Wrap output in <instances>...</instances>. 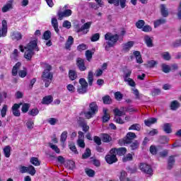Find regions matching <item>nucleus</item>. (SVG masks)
I'll return each instance as SVG.
<instances>
[{
  "label": "nucleus",
  "instance_id": "1",
  "mask_svg": "<svg viewBox=\"0 0 181 181\" xmlns=\"http://www.w3.org/2000/svg\"><path fill=\"white\" fill-rule=\"evenodd\" d=\"M105 40H106L105 49L108 52L110 47H114L118 40H119V35L117 34H112L111 33H107L105 35Z\"/></svg>",
  "mask_w": 181,
  "mask_h": 181
},
{
  "label": "nucleus",
  "instance_id": "2",
  "mask_svg": "<svg viewBox=\"0 0 181 181\" xmlns=\"http://www.w3.org/2000/svg\"><path fill=\"white\" fill-rule=\"evenodd\" d=\"M44 69L45 70L42 72V78L44 83H45V87H49L53 78V74L50 72L52 70V66L49 64H45Z\"/></svg>",
  "mask_w": 181,
  "mask_h": 181
},
{
  "label": "nucleus",
  "instance_id": "3",
  "mask_svg": "<svg viewBox=\"0 0 181 181\" xmlns=\"http://www.w3.org/2000/svg\"><path fill=\"white\" fill-rule=\"evenodd\" d=\"M91 25H93V22L91 21L86 23L81 28L80 25L75 24V32H76V33H80V32H82L83 35H87L88 32H90V28H91Z\"/></svg>",
  "mask_w": 181,
  "mask_h": 181
},
{
  "label": "nucleus",
  "instance_id": "4",
  "mask_svg": "<svg viewBox=\"0 0 181 181\" xmlns=\"http://www.w3.org/2000/svg\"><path fill=\"white\" fill-rule=\"evenodd\" d=\"M98 112V106L95 102H93L89 105V111L85 112L84 115L87 119L93 118V115H95Z\"/></svg>",
  "mask_w": 181,
  "mask_h": 181
},
{
  "label": "nucleus",
  "instance_id": "5",
  "mask_svg": "<svg viewBox=\"0 0 181 181\" xmlns=\"http://www.w3.org/2000/svg\"><path fill=\"white\" fill-rule=\"evenodd\" d=\"M110 154H107L105 156V160L109 165H112L117 162L118 159L117 158V150L115 148H112L110 151Z\"/></svg>",
  "mask_w": 181,
  "mask_h": 181
},
{
  "label": "nucleus",
  "instance_id": "6",
  "mask_svg": "<svg viewBox=\"0 0 181 181\" xmlns=\"http://www.w3.org/2000/svg\"><path fill=\"white\" fill-rule=\"evenodd\" d=\"M79 83L81 84V87L78 88V93L79 94H84V93H87V88L88 87L87 81H86L84 78H80Z\"/></svg>",
  "mask_w": 181,
  "mask_h": 181
},
{
  "label": "nucleus",
  "instance_id": "7",
  "mask_svg": "<svg viewBox=\"0 0 181 181\" xmlns=\"http://www.w3.org/2000/svg\"><path fill=\"white\" fill-rule=\"evenodd\" d=\"M24 49L30 50L31 52H33V50L39 52V47H37V42L36 40L30 42V43H28L27 46L24 47Z\"/></svg>",
  "mask_w": 181,
  "mask_h": 181
},
{
  "label": "nucleus",
  "instance_id": "8",
  "mask_svg": "<svg viewBox=\"0 0 181 181\" xmlns=\"http://www.w3.org/2000/svg\"><path fill=\"white\" fill-rule=\"evenodd\" d=\"M140 170L141 172H144V173H146L147 175H151L152 174V168L151 165L146 164V163H141L139 165Z\"/></svg>",
  "mask_w": 181,
  "mask_h": 181
},
{
  "label": "nucleus",
  "instance_id": "9",
  "mask_svg": "<svg viewBox=\"0 0 181 181\" xmlns=\"http://www.w3.org/2000/svg\"><path fill=\"white\" fill-rule=\"evenodd\" d=\"M6 33H8V23L4 20L2 21V28H0V37H5Z\"/></svg>",
  "mask_w": 181,
  "mask_h": 181
},
{
  "label": "nucleus",
  "instance_id": "10",
  "mask_svg": "<svg viewBox=\"0 0 181 181\" xmlns=\"http://www.w3.org/2000/svg\"><path fill=\"white\" fill-rule=\"evenodd\" d=\"M73 13V11L70 9H66L62 12H59L58 13V16L59 21H62L63 18H68V16H71V14Z\"/></svg>",
  "mask_w": 181,
  "mask_h": 181
},
{
  "label": "nucleus",
  "instance_id": "11",
  "mask_svg": "<svg viewBox=\"0 0 181 181\" xmlns=\"http://www.w3.org/2000/svg\"><path fill=\"white\" fill-rule=\"evenodd\" d=\"M136 138V134L134 132H129L127 134V139L124 140V144H131L134 139Z\"/></svg>",
  "mask_w": 181,
  "mask_h": 181
},
{
  "label": "nucleus",
  "instance_id": "12",
  "mask_svg": "<svg viewBox=\"0 0 181 181\" xmlns=\"http://www.w3.org/2000/svg\"><path fill=\"white\" fill-rule=\"evenodd\" d=\"M76 64H77L79 70H81V71H85V70L87 69V67H86V65L84 64V59H83L81 58H78V59L76 61Z\"/></svg>",
  "mask_w": 181,
  "mask_h": 181
},
{
  "label": "nucleus",
  "instance_id": "13",
  "mask_svg": "<svg viewBox=\"0 0 181 181\" xmlns=\"http://www.w3.org/2000/svg\"><path fill=\"white\" fill-rule=\"evenodd\" d=\"M12 40H21L22 39V33L18 31H13L10 35Z\"/></svg>",
  "mask_w": 181,
  "mask_h": 181
},
{
  "label": "nucleus",
  "instance_id": "14",
  "mask_svg": "<svg viewBox=\"0 0 181 181\" xmlns=\"http://www.w3.org/2000/svg\"><path fill=\"white\" fill-rule=\"evenodd\" d=\"M156 122H158V119L155 117H151L144 120V124L146 127H151V125H153Z\"/></svg>",
  "mask_w": 181,
  "mask_h": 181
},
{
  "label": "nucleus",
  "instance_id": "15",
  "mask_svg": "<svg viewBox=\"0 0 181 181\" xmlns=\"http://www.w3.org/2000/svg\"><path fill=\"white\" fill-rule=\"evenodd\" d=\"M162 128L165 134H172V124L165 123L162 126Z\"/></svg>",
  "mask_w": 181,
  "mask_h": 181
},
{
  "label": "nucleus",
  "instance_id": "16",
  "mask_svg": "<svg viewBox=\"0 0 181 181\" xmlns=\"http://www.w3.org/2000/svg\"><path fill=\"white\" fill-rule=\"evenodd\" d=\"M160 13L163 18H166L169 15V11H168V8H166V6L165 4H161L160 6Z\"/></svg>",
  "mask_w": 181,
  "mask_h": 181
},
{
  "label": "nucleus",
  "instance_id": "17",
  "mask_svg": "<svg viewBox=\"0 0 181 181\" xmlns=\"http://www.w3.org/2000/svg\"><path fill=\"white\" fill-rule=\"evenodd\" d=\"M73 43H74V38H73L72 36H69L67 41L65 44V48L67 50H70V48L71 47Z\"/></svg>",
  "mask_w": 181,
  "mask_h": 181
},
{
  "label": "nucleus",
  "instance_id": "18",
  "mask_svg": "<svg viewBox=\"0 0 181 181\" xmlns=\"http://www.w3.org/2000/svg\"><path fill=\"white\" fill-rule=\"evenodd\" d=\"M135 42L134 41H129L124 44H123V50L124 52H129L131 49V47L134 46Z\"/></svg>",
  "mask_w": 181,
  "mask_h": 181
},
{
  "label": "nucleus",
  "instance_id": "19",
  "mask_svg": "<svg viewBox=\"0 0 181 181\" xmlns=\"http://www.w3.org/2000/svg\"><path fill=\"white\" fill-rule=\"evenodd\" d=\"M35 54V52L25 49V52L24 53V57L26 59V60H32V57H33V55Z\"/></svg>",
  "mask_w": 181,
  "mask_h": 181
},
{
  "label": "nucleus",
  "instance_id": "20",
  "mask_svg": "<svg viewBox=\"0 0 181 181\" xmlns=\"http://www.w3.org/2000/svg\"><path fill=\"white\" fill-rule=\"evenodd\" d=\"M51 23L57 33H59L60 30L59 29V23L57 22V18H52L51 21Z\"/></svg>",
  "mask_w": 181,
  "mask_h": 181
},
{
  "label": "nucleus",
  "instance_id": "21",
  "mask_svg": "<svg viewBox=\"0 0 181 181\" xmlns=\"http://www.w3.org/2000/svg\"><path fill=\"white\" fill-rule=\"evenodd\" d=\"M170 110H172L173 111H176V110H177V108L180 107V103L177 100H173L170 103Z\"/></svg>",
  "mask_w": 181,
  "mask_h": 181
},
{
  "label": "nucleus",
  "instance_id": "22",
  "mask_svg": "<svg viewBox=\"0 0 181 181\" xmlns=\"http://www.w3.org/2000/svg\"><path fill=\"white\" fill-rule=\"evenodd\" d=\"M103 122H108L110 121V114H108V110L107 108H103Z\"/></svg>",
  "mask_w": 181,
  "mask_h": 181
},
{
  "label": "nucleus",
  "instance_id": "23",
  "mask_svg": "<svg viewBox=\"0 0 181 181\" xmlns=\"http://www.w3.org/2000/svg\"><path fill=\"white\" fill-rule=\"evenodd\" d=\"M133 54L136 57V63L141 64L144 63V61L142 60V56H141V52L139 51H135L133 52Z\"/></svg>",
  "mask_w": 181,
  "mask_h": 181
},
{
  "label": "nucleus",
  "instance_id": "24",
  "mask_svg": "<svg viewBox=\"0 0 181 181\" xmlns=\"http://www.w3.org/2000/svg\"><path fill=\"white\" fill-rule=\"evenodd\" d=\"M127 173L125 171H122L120 173V175L119 176V179L120 181H131V179L127 177Z\"/></svg>",
  "mask_w": 181,
  "mask_h": 181
},
{
  "label": "nucleus",
  "instance_id": "25",
  "mask_svg": "<svg viewBox=\"0 0 181 181\" xmlns=\"http://www.w3.org/2000/svg\"><path fill=\"white\" fill-rule=\"evenodd\" d=\"M21 66H22V64H21V62H18L17 64H16L12 69V76L18 75V71L19 70V69H21Z\"/></svg>",
  "mask_w": 181,
  "mask_h": 181
},
{
  "label": "nucleus",
  "instance_id": "26",
  "mask_svg": "<svg viewBox=\"0 0 181 181\" xmlns=\"http://www.w3.org/2000/svg\"><path fill=\"white\" fill-rule=\"evenodd\" d=\"M19 54H21V52H19V50L16 49L11 54L10 57L12 60H18V59H19Z\"/></svg>",
  "mask_w": 181,
  "mask_h": 181
},
{
  "label": "nucleus",
  "instance_id": "27",
  "mask_svg": "<svg viewBox=\"0 0 181 181\" xmlns=\"http://www.w3.org/2000/svg\"><path fill=\"white\" fill-rule=\"evenodd\" d=\"M175 165V156H171L168 158V169H172Z\"/></svg>",
  "mask_w": 181,
  "mask_h": 181
},
{
  "label": "nucleus",
  "instance_id": "28",
  "mask_svg": "<svg viewBox=\"0 0 181 181\" xmlns=\"http://www.w3.org/2000/svg\"><path fill=\"white\" fill-rule=\"evenodd\" d=\"M53 102V97L52 95H47L43 98L42 104L49 105Z\"/></svg>",
  "mask_w": 181,
  "mask_h": 181
},
{
  "label": "nucleus",
  "instance_id": "29",
  "mask_svg": "<svg viewBox=\"0 0 181 181\" xmlns=\"http://www.w3.org/2000/svg\"><path fill=\"white\" fill-rule=\"evenodd\" d=\"M132 73V71L129 69H126L124 70V75H123V78L124 80H128V78H129V77H131V74Z\"/></svg>",
  "mask_w": 181,
  "mask_h": 181
},
{
  "label": "nucleus",
  "instance_id": "30",
  "mask_svg": "<svg viewBox=\"0 0 181 181\" xmlns=\"http://www.w3.org/2000/svg\"><path fill=\"white\" fill-rule=\"evenodd\" d=\"M116 149V153L117 155H119V156H122L127 153V148L124 147H121L119 148H115Z\"/></svg>",
  "mask_w": 181,
  "mask_h": 181
},
{
  "label": "nucleus",
  "instance_id": "31",
  "mask_svg": "<svg viewBox=\"0 0 181 181\" xmlns=\"http://www.w3.org/2000/svg\"><path fill=\"white\" fill-rule=\"evenodd\" d=\"M3 152L4 154V156L6 158H9L11 156V147L10 146H6L3 149Z\"/></svg>",
  "mask_w": 181,
  "mask_h": 181
},
{
  "label": "nucleus",
  "instance_id": "32",
  "mask_svg": "<svg viewBox=\"0 0 181 181\" xmlns=\"http://www.w3.org/2000/svg\"><path fill=\"white\" fill-rule=\"evenodd\" d=\"M69 77L71 81H74V80H76L77 78V73L74 70H69Z\"/></svg>",
  "mask_w": 181,
  "mask_h": 181
},
{
  "label": "nucleus",
  "instance_id": "33",
  "mask_svg": "<svg viewBox=\"0 0 181 181\" xmlns=\"http://www.w3.org/2000/svg\"><path fill=\"white\" fill-rule=\"evenodd\" d=\"M144 40L148 47H152V46H153V44H152V38L149 37V35H146Z\"/></svg>",
  "mask_w": 181,
  "mask_h": 181
},
{
  "label": "nucleus",
  "instance_id": "34",
  "mask_svg": "<svg viewBox=\"0 0 181 181\" xmlns=\"http://www.w3.org/2000/svg\"><path fill=\"white\" fill-rule=\"evenodd\" d=\"M94 74L93 73V71H90L88 74V81L89 86H93V81H94V78H93Z\"/></svg>",
  "mask_w": 181,
  "mask_h": 181
},
{
  "label": "nucleus",
  "instance_id": "35",
  "mask_svg": "<svg viewBox=\"0 0 181 181\" xmlns=\"http://www.w3.org/2000/svg\"><path fill=\"white\" fill-rule=\"evenodd\" d=\"M26 127L28 129H33V127H35V121L32 119H29L26 122Z\"/></svg>",
  "mask_w": 181,
  "mask_h": 181
},
{
  "label": "nucleus",
  "instance_id": "36",
  "mask_svg": "<svg viewBox=\"0 0 181 181\" xmlns=\"http://www.w3.org/2000/svg\"><path fill=\"white\" fill-rule=\"evenodd\" d=\"M113 112L115 114V117H122V115H125V112L121 111L118 108L113 110Z\"/></svg>",
  "mask_w": 181,
  "mask_h": 181
},
{
  "label": "nucleus",
  "instance_id": "37",
  "mask_svg": "<svg viewBox=\"0 0 181 181\" xmlns=\"http://www.w3.org/2000/svg\"><path fill=\"white\" fill-rule=\"evenodd\" d=\"M80 127H81L83 132H88V129H90V127L87 125V123L86 122H81L79 123Z\"/></svg>",
  "mask_w": 181,
  "mask_h": 181
},
{
  "label": "nucleus",
  "instance_id": "38",
  "mask_svg": "<svg viewBox=\"0 0 181 181\" xmlns=\"http://www.w3.org/2000/svg\"><path fill=\"white\" fill-rule=\"evenodd\" d=\"M141 131V124H132L130 127H129V131Z\"/></svg>",
  "mask_w": 181,
  "mask_h": 181
},
{
  "label": "nucleus",
  "instance_id": "39",
  "mask_svg": "<svg viewBox=\"0 0 181 181\" xmlns=\"http://www.w3.org/2000/svg\"><path fill=\"white\" fill-rule=\"evenodd\" d=\"M135 25L137 29H142L144 26H145V21L139 20L137 22H136Z\"/></svg>",
  "mask_w": 181,
  "mask_h": 181
},
{
  "label": "nucleus",
  "instance_id": "40",
  "mask_svg": "<svg viewBox=\"0 0 181 181\" xmlns=\"http://www.w3.org/2000/svg\"><path fill=\"white\" fill-rule=\"evenodd\" d=\"M161 69H162V71H163V73H170V66L165 64H163L161 65Z\"/></svg>",
  "mask_w": 181,
  "mask_h": 181
},
{
  "label": "nucleus",
  "instance_id": "41",
  "mask_svg": "<svg viewBox=\"0 0 181 181\" xmlns=\"http://www.w3.org/2000/svg\"><path fill=\"white\" fill-rule=\"evenodd\" d=\"M161 57L163 59V60L166 61H169L170 59H172L170 54H169L168 52L161 53Z\"/></svg>",
  "mask_w": 181,
  "mask_h": 181
},
{
  "label": "nucleus",
  "instance_id": "42",
  "mask_svg": "<svg viewBox=\"0 0 181 181\" xmlns=\"http://www.w3.org/2000/svg\"><path fill=\"white\" fill-rule=\"evenodd\" d=\"M91 156V150L86 148L85 153L82 155V159H87Z\"/></svg>",
  "mask_w": 181,
  "mask_h": 181
},
{
  "label": "nucleus",
  "instance_id": "43",
  "mask_svg": "<svg viewBox=\"0 0 181 181\" xmlns=\"http://www.w3.org/2000/svg\"><path fill=\"white\" fill-rule=\"evenodd\" d=\"M29 108H30V105L28 103H23L21 111L22 112L26 113L29 111Z\"/></svg>",
  "mask_w": 181,
  "mask_h": 181
},
{
  "label": "nucleus",
  "instance_id": "44",
  "mask_svg": "<svg viewBox=\"0 0 181 181\" xmlns=\"http://www.w3.org/2000/svg\"><path fill=\"white\" fill-rule=\"evenodd\" d=\"M49 148H51V149L52 151H54V152H56V153H60V148H59V147H57V146H56L52 143H49Z\"/></svg>",
  "mask_w": 181,
  "mask_h": 181
},
{
  "label": "nucleus",
  "instance_id": "45",
  "mask_svg": "<svg viewBox=\"0 0 181 181\" xmlns=\"http://www.w3.org/2000/svg\"><path fill=\"white\" fill-rule=\"evenodd\" d=\"M28 172L30 175H31V176H34V175L36 174V170L33 165H30L28 167Z\"/></svg>",
  "mask_w": 181,
  "mask_h": 181
},
{
  "label": "nucleus",
  "instance_id": "46",
  "mask_svg": "<svg viewBox=\"0 0 181 181\" xmlns=\"http://www.w3.org/2000/svg\"><path fill=\"white\" fill-rule=\"evenodd\" d=\"M8 97V93L5 91L0 93V106L4 103V100Z\"/></svg>",
  "mask_w": 181,
  "mask_h": 181
},
{
  "label": "nucleus",
  "instance_id": "47",
  "mask_svg": "<svg viewBox=\"0 0 181 181\" xmlns=\"http://www.w3.org/2000/svg\"><path fill=\"white\" fill-rule=\"evenodd\" d=\"M125 83H127L128 86H130V87H135L136 86V83H135V81H133L132 78H129L128 79L124 80Z\"/></svg>",
  "mask_w": 181,
  "mask_h": 181
},
{
  "label": "nucleus",
  "instance_id": "48",
  "mask_svg": "<svg viewBox=\"0 0 181 181\" xmlns=\"http://www.w3.org/2000/svg\"><path fill=\"white\" fill-rule=\"evenodd\" d=\"M30 163H32V165H34L35 166H39L40 165V162H39L37 158L35 157L31 158Z\"/></svg>",
  "mask_w": 181,
  "mask_h": 181
},
{
  "label": "nucleus",
  "instance_id": "49",
  "mask_svg": "<svg viewBox=\"0 0 181 181\" xmlns=\"http://www.w3.org/2000/svg\"><path fill=\"white\" fill-rule=\"evenodd\" d=\"M9 9H12V3H8L2 8V12H8Z\"/></svg>",
  "mask_w": 181,
  "mask_h": 181
},
{
  "label": "nucleus",
  "instance_id": "50",
  "mask_svg": "<svg viewBox=\"0 0 181 181\" xmlns=\"http://www.w3.org/2000/svg\"><path fill=\"white\" fill-rule=\"evenodd\" d=\"M66 90H68V91L71 93V94H73V93H76V87H74V86H73L72 84L67 85Z\"/></svg>",
  "mask_w": 181,
  "mask_h": 181
},
{
  "label": "nucleus",
  "instance_id": "51",
  "mask_svg": "<svg viewBox=\"0 0 181 181\" xmlns=\"http://www.w3.org/2000/svg\"><path fill=\"white\" fill-rule=\"evenodd\" d=\"M50 37H52V33H50L49 30L45 31L43 34V39H45V40H49Z\"/></svg>",
  "mask_w": 181,
  "mask_h": 181
},
{
  "label": "nucleus",
  "instance_id": "52",
  "mask_svg": "<svg viewBox=\"0 0 181 181\" xmlns=\"http://www.w3.org/2000/svg\"><path fill=\"white\" fill-rule=\"evenodd\" d=\"M111 136H110V135L108 134H103L102 136V141L103 142H106L108 143L111 141Z\"/></svg>",
  "mask_w": 181,
  "mask_h": 181
},
{
  "label": "nucleus",
  "instance_id": "53",
  "mask_svg": "<svg viewBox=\"0 0 181 181\" xmlns=\"http://www.w3.org/2000/svg\"><path fill=\"white\" fill-rule=\"evenodd\" d=\"M67 131H64L62 133L60 139L61 142H66V141L67 140Z\"/></svg>",
  "mask_w": 181,
  "mask_h": 181
},
{
  "label": "nucleus",
  "instance_id": "54",
  "mask_svg": "<svg viewBox=\"0 0 181 181\" xmlns=\"http://www.w3.org/2000/svg\"><path fill=\"white\" fill-rule=\"evenodd\" d=\"M37 114H39V110H37V108L32 109L28 112V115H31L32 117H36Z\"/></svg>",
  "mask_w": 181,
  "mask_h": 181
},
{
  "label": "nucleus",
  "instance_id": "55",
  "mask_svg": "<svg viewBox=\"0 0 181 181\" xmlns=\"http://www.w3.org/2000/svg\"><path fill=\"white\" fill-rule=\"evenodd\" d=\"M124 97V95L121 93V92L117 91L115 93V100H117V101H121V100H122V98Z\"/></svg>",
  "mask_w": 181,
  "mask_h": 181
},
{
  "label": "nucleus",
  "instance_id": "56",
  "mask_svg": "<svg viewBox=\"0 0 181 181\" xmlns=\"http://www.w3.org/2000/svg\"><path fill=\"white\" fill-rule=\"evenodd\" d=\"M6 111H8V105H4L1 113V117L4 118V117L6 115Z\"/></svg>",
  "mask_w": 181,
  "mask_h": 181
},
{
  "label": "nucleus",
  "instance_id": "57",
  "mask_svg": "<svg viewBox=\"0 0 181 181\" xmlns=\"http://www.w3.org/2000/svg\"><path fill=\"white\" fill-rule=\"evenodd\" d=\"M18 170H19L20 173H28V167H26L25 165H19Z\"/></svg>",
  "mask_w": 181,
  "mask_h": 181
},
{
  "label": "nucleus",
  "instance_id": "58",
  "mask_svg": "<svg viewBox=\"0 0 181 181\" xmlns=\"http://www.w3.org/2000/svg\"><path fill=\"white\" fill-rule=\"evenodd\" d=\"M103 100L104 104H111V103L112 102L111 100V98L109 95L104 96L103 98Z\"/></svg>",
  "mask_w": 181,
  "mask_h": 181
},
{
  "label": "nucleus",
  "instance_id": "59",
  "mask_svg": "<svg viewBox=\"0 0 181 181\" xmlns=\"http://www.w3.org/2000/svg\"><path fill=\"white\" fill-rule=\"evenodd\" d=\"M91 42H97L100 40V33H95L90 38Z\"/></svg>",
  "mask_w": 181,
  "mask_h": 181
},
{
  "label": "nucleus",
  "instance_id": "60",
  "mask_svg": "<svg viewBox=\"0 0 181 181\" xmlns=\"http://www.w3.org/2000/svg\"><path fill=\"white\" fill-rule=\"evenodd\" d=\"M141 30L146 33L152 32V27H151V25H144V27L141 28Z\"/></svg>",
  "mask_w": 181,
  "mask_h": 181
},
{
  "label": "nucleus",
  "instance_id": "61",
  "mask_svg": "<svg viewBox=\"0 0 181 181\" xmlns=\"http://www.w3.org/2000/svg\"><path fill=\"white\" fill-rule=\"evenodd\" d=\"M28 71H26V69L21 70L18 71V76L21 77V78L26 77Z\"/></svg>",
  "mask_w": 181,
  "mask_h": 181
},
{
  "label": "nucleus",
  "instance_id": "62",
  "mask_svg": "<svg viewBox=\"0 0 181 181\" xmlns=\"http://www.w3.org/2000/svg\"><path fill=\"white\" fill-rule=\"evenodd\" d=\"M160 144H167V142H169V138L166 136H161L160 137Z\"/></svg>",
  "mask_w": 181,
  "mask_h": 181
},
{
  "label": "nucleus",
  "instance_id": "63",
  "mask_svg": "<svg viewBox=\"0 0 181 181\" xmlns=\"http://www.w3.org/2000/svg\"><path fill=\"white\" fill-rule=\"evenodd\" d=\"M62 26L63 28H66V29H70V28H71V23L69 21H64Z\"/></svg>",
  "mask_w": 181,
  "mask_h": 181
},
{
  "label": "nucleus",
  "instance_id": "64",
  "mask_svg": "<svg viewBox=\"0 0 181 181\" xmlns=\"http://www.w3.org/2000/svg\"><path fill=\"white\" fill-rule=\"evenodd\" d=\"M173 47H180L181 46V39L177 40L172 44Z\"/></svg>",
  "mask_w": 181,
  "mask_h": 181
}]
</instances>
